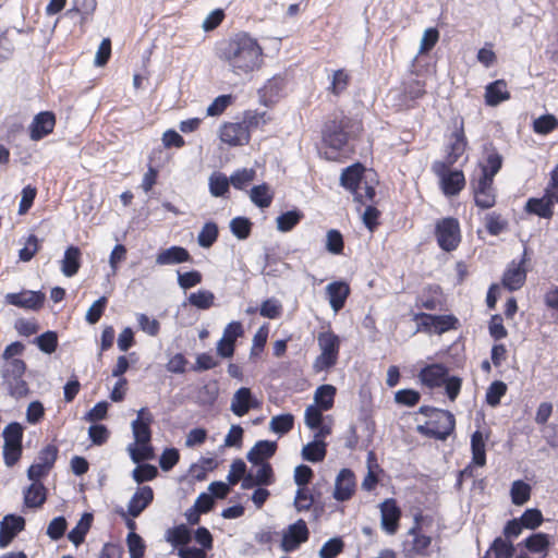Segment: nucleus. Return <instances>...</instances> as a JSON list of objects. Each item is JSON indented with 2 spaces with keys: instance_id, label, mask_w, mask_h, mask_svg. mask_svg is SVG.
I'll return each mask as SVG.
<instances>
[{
  "instance_id": "obj_1",
  "label": "nucleus",
  "mask_w": 558,
  "mask_h": 558,
  "mask_svg": "<svg viewBox=\"0 0 558 558\" xmlns=\"http://www.w3.org/2000/svg\"><path fill=\"white\" fill-rule=\"evenodd\" d=\"M420 412L428 417L425 425L417 427L421 434L445 440L453 432L456 421L451 412L432 407H421Z\"/></svg>"
},
{
  "instance_id": "obj_2",
  "label": "nucleus",
  "mask_w": 558,
  "mask_h": 558,
  "mask_svg": "<svg viewBox=\"0 0 558 558\" xmlns=\"http://www.w3.org/2000/svg\"><path fill=\"white\" fill-rule=\"evenodd\" d=\"M3 462L8 468L19 463L23 454L24 427L19 422L9 423L3 432Z\"/></svg>"
},
{
  "instance_id": "obj_3",
  "label": "nucleus",
  "mask_w": 558,
  "mask_h": 558,
  "mask_svg": "<svg viewBox=\"0 0 558 558\" xmlns=\"http://www.w3.org/2000/svg\"><path fill=\"white\" fill-rule=\"evenodd\" d=\"M26 363L23 360H11L7 362L2 369L3 384L8 392L15 399H22L28 396V384L24 379Z\"/></svg>"
},
{
  "instance_id": "obj_4",
  "label": "nucleus",
  "mask_w": 558,
  "mask_h": 558,
  "mask_svg": "<svg viewBox=\"0 0 558 558\" xmlns=\"http://www.w3.org/2000/svg\"><path fill=\"white\" fill-rule=\"evenodd\" d=\"M320 354L315 359L313 368L319 373L336 365L340 349V339L332 331L320 332L317 337Z\"/></svg>"
},
{
  "instance_id": "obj_5",
  "label": "nucleus",
  "mask_w": 558,
  "mask_h": 558,
  "mask_svg": "<svg viewBox=\"0 0 558 558\" xmlns=\"http://www.w3.org/2000/svg\"><path fill=\"white\" fill-rule=\"evenodd\" d=\"M435 236L441 250L446 252L456 250L461 241L459 221L452 217L438 220L435 225Z\"/></svg>"
},
{
  "instance_id": "obj_6",
  "label": "nucleus",
  "mask_w": 558,
  "mask_h": 558,
  "mask_svg": "<svg viewBox=\"0 0 558 558\" xmlns=\"http://www.w3.org/2000/svg\"><path fill=\"white\" fill-rule=\"evenodd\" d=\"M449 166L442 161H435L432 169L440 179L444 194L446 196H454L464 187L465 179L462 171H449Z\"/></svg>"
},
{
  "instance_id": "obj_7",
  "label": "nucleus",
  "mask_w": 558,
  "mask_h": 558,
  "mask_svg": "<svg viewBox=\"0 0 558 558\" xmlns=\"http://www.w3.org/2000/svg\"><path fill=\"white\" fill-rule=\"evenodd\" d=\"M5 303L24 310L39 311L43 308L46 295L41 291L23 290L16 293H8Z\"/></svg>"
},
{
  "instance_id": "obj_8",
  "label": "nucleus",
  "mask_w": 558,
  "mask_h": 558,
  "mask_svg": "<svg viewBox=\"0 0 558 558\" xmlns=\"http://www.w3.org/2000/svg\"><path fill=\"white\" fill-rule=\"evenodd\" d=\"M558 203V192L547 186L542 197L529 198L525 204V210L541 218H550L554 215L553 206Z\"/></svg>"
},
{
  "instance_id": "obj_9",
  "label": "nucleus",
  "mask_w": 558,
  "mask_h": 558,
  "mask_svg": "<svg viewBox=\"0 0 558 558\" xmlns=\"http://www.w3.org/2000/svg\"><path fill=\"white\" fill-rule=\"evenodd\" d=\"M57 124L56 114L52 111H40L28 126L29 137L34 142L41 141L50 135Z\"/></svg>"
},
{
  "instance_id": "obj_10",
  "label": "nucleus",
  "mask_w": 558,
  "mask_h": 558,
  "mask_svg": "<svg viewBox=\"0 0 558 558\" xmlns=\"http://www.w3.org/2000/svg\"><path fill=\"white\" fill-rule=\"evenodd\" d=\"M308 529L304 520L300 519L289 525L281 539V548L286 553H291L308 539Z\"/></svg>"
},
{
  "instance_id": "obj_11",
  "label": "nucleus",
  "mask_w": 558,
  "mask_h": 558,
  "mask_svg": "<svg viewBox=\"0 0 558 558\" xmlns=\"http://www.w3.org/2000/svg\"><path fill=\"white\" fill-rule=\"evenodd\" d=\"M526 251H524L522 259L520 262L512 260L502 276V284L509 291L519 290L526 280Z\"/></svg>"
},
{
  "instance_id": "obj_12",
  "label": "nucleus",
  "mask_w": 558,
  "mask_h": 558,
  "mask_svg": "<svg viewBox=\"0 0 558 558\" xmlns=\"http://www.w3.org/2000/svg\"><path fill=\"white\" fill-rule=\"evenodd\" d=\"M24 529L25 519L23 517L7 514L0 523V548L8 547Z\"/></svg>"
},
{
  "instance_id": "obj_13",
  "label": "nucleus",
  "mask_w": 558,
  "mask_h": 558,
  "mask_svg": "<svg viewBox=\"0 0 558 558\" xmlns=\"http://www.w3.org/2000/svg\"><path fill=\"white\" fill-rule=\"evenodd\" d=\"M380 524L385 532L392 535L397 532L401 510L392 498H388L380 504Z\"/></svg>"
},
{
  "instance_id": "obj_14",
  "label": "nucleus",
  "mask_w": 558,
  "mask_h": 558,
  "mask_svg": "<svg viewBox=\"0 0 558 558\" xmlns=\"http://www.w3.org/2000/svg\"><path fill=\"white\" fill-rule=\"evenodd\" d=\"M275 483V474L270 463L252 464L246 472V490L255 486H269Z\"/></svg>"
},
{
  "instance_id": "obj_15",
  "label": "nucleus",
  "mask_w": 558,
  "mask_h": 558,
  "mask_svg": "<svg viewBox=\"0 0 558 558\" xmlns=\"http://www.w3.org/2000/svg\"><path fill=\"white\" fill-rule=\"evenodd\" d=\"M154 416L147 408H142L137 412V417L132 422V430L136 444H146L151 440L150 425Z\"/></svg>"
},
{
  "instance_id": "obj_16",
  "label": "nucleus",
  "mask_w": 558,
  "mask_h": 558,
  "mask_svg": "<svg viewBox=\"0 0 558 558\" xmlns=\"http://www.w3.org/2000/svg\"><path fill=\"white\" fill-rule=\"evenodd\" d=\"M344 128L345 125L342 121L332 120L326 123L323 131L324 143L332 149H342L348 142V135Z\"/></svg>"
},
{
  "instance_id": "obj_17",
  "label": "nucleus",
  "mask_w": 558,
  "mask_h": 558,
  "mask_svg": "<svg viewBox=\"0 0 558 558\" xmlns=\"http://www.w3.org/2000/svg\"><path fill=\"white\" fill-rule=\"evenodd\" d=\"M355 487L354 473L350 469H342L336 477L333 498L338 501L349 500L353 496Z\"/></svg>"
},
{
  "instance_id": "obj_18",
  "label": "nucleus",
  "mask_w": 558,
  "mask_h": 558,
  "mask_svg": "<svg viewBox=\"0 0 558 558\" xmlns=\"http://www.w3.org/2000/svg\"><path fill=\"white\" fill-rule=\"evenodd\" d=\"M472 463L468 465L460 475L472 476L473 465L484 466L486 464L485 440L482 432L475 430L471 436Z\"/></svg>"
},
{
  "instance_id": "obj_19",
  "label": "nucleus",
  "mask_w": 558,
  "mask_h": 558,
  "mask_svg": "<svg viewBox=\"0 0 558 558\" xmlns=\"http://www.w3.org/2000/svg\"><path fill=\"white\" fill-rule=\"evenodd\" d=\"M493 184L494 180L490 178L480 177L474 185V198L478 207L487 209L495 205L496 196Z\"/></svg>"
},
{
  "instance_id": "obj_20",
  "label": "nucleus",
  "mask_w": 558,
  "mask_h": 558,
  "mask_svg": "<svg viewBox=\"0 0 558 558\" xmlns=\"http://www.w3.org/2000/svg\"><path fill=\"white\" fill-rule=\"evenodd\" d=\"M244 51V37L236 36L223 43L220 49V58L234 69H241L240 59Z\"/></svg>"
},
{
  "instance_id": "obj_21",
  "label": "nucleus",
  "mask_w": 558,
  "mask_h": 558,
  "mask_svg": "<svg viewBox=\"0 0 558 558\" xmlns=\"http://www.w3.org/2000/svg\"><path fill=\"white\" fill-rule=\"evenodd\" d=\"M284 86V81L281 76H274L258 89V99L265 107H270L276 104L280 97Z\"/></svg>"
},
{
  "instance_id": "obj_22",
  "label": "nucleus",
  "mask_w": 558,
  "mask_h": 558,
  "mask_svg": "<svg viewBox=\"0 0 558 558\" xmlns=\"http://www.w3.org/2000/svg\"><path fill=\"white\" fill-rule=\"evenodd\" d=\"M154 500V490L150 486L138 487L131 497L128 512L132 518H137Z\"/></svg>"
},
{
  "instance_id": "obj_23",
  "label": "nucleus",
  "mask_w": 558,
  "mask_h": 558,
  "mask_svg": "<svg viewBox=\"0 0 558 558\" xmlns=\"http://www.w3.org/2000/svg\"><path fill=\"white\" fill-rule=\"evenodd\" d=\"M468 142L463 131V123L450 136L449 144L447 146V165H453L464 154Z\"/></svg>"
},
{
  "instance_id": "obj_24",
  "label": "nucleus",
  "mask_w": 558,
  "mask_h": 558,
  "mask_svg": "<svg viewBox=\"0 0 558 558\" xmlns=\"http://www.w3.org/2000/svg\"><path fill=\"white\" fill-rule=\"evenodd\" d=\"M47 488L43 483H32L23 490V504L27 509H39L47 500Z\"/></svg>"
},
{
  "instance_id": "obj_25",
  "label": "nucleus",
  "mask_w": 558,
  "mask_h": 558,
  "mask_svg": "<svg viewBox=\"0 0 558 558\" xmlns=\"http://www.w3.org/2000/svg\"><path fill=\"white\" fill-rule=\"evenodd\" d=\"M329 304L335 313H338L350 294V287L343 281H333L326 287Z\"/></svg>"
},
{
  "instance_id": "obj_26",
  "label": "nucleus",
  "mask_w": 558,
  "mask_h": 558,
  "mask_svg": "<svg viewBox=\"0 0 558 558\" xmlns=\"http://www.w3.org/2000/svg\"><path fill=\"white\" fill-rule=\"evenodd\" d=\"M277 442L270 440L257 441L246 453V459L252 463H269L268 460L276 453Z\"/></svg>"
},
{
  "instance_id": "obj_27",
  "label": "nucleus",
  "mask_w": 558,
  "mask_h": 558,
  "mask_svg": "<svg viewBox=\"0 0 558 558\" xmlns=\"http://www.w3.org/2000/svg\"><path fill=\"white\" fill-rule=\"evenodd\" d=\"M447 376L448 369L440 364L428 365L418 374L421 381L429 388L442 386Z\"/></svg>"
},
{
  "instance_id": "obj_28",
  "label": "nucleus",
  "mask_w": 558,
  "mask_h": 558,
  "mask_svg": "<svg viewBox=\"0 0 558 558\" xmlns=\"http://www.w3.org/2000/svg\"><path fill=\"white\" fill-rule=\"evenodd\" d=\"M364 167L361 163H354L345 168L340 175V183L352 194L365 182L363 180Z\"/></svg>"
},
{
  "instance_id": "obj_29",
  "label": "nucleus",
  "mask_w": 558,
  "mask_h": 558,
  "mask_svg": "<svg viewBox=\"0 0 558 558\" xmlns=\"http://www.w3.org/2000/svg\"><path fill=\"white\" fill-rule=\"evenodd\" d=\"M424 86V83L421 81L411 80L402 84L401 90H392L390 94L393 95L400 93L402 99L400 100L399 105L402 107H410L411 102L421 98L425 94Z\"/></svg>"
},
{
  "instance_id": "obj_30",
  "label": "nucleus",
  "mask_w": 558,
  "mask_h": 558,
  "mask_svg": "<svg viewBox=\"0 0 558 558\" xmlns=\"http://www.w3.org/2000/svg\"><path fill=\"white\" fill-rule=\"evenodd\" d=\"M191 260L189 251L182 246H171L169 248L160 251L156 256V263L158 265H175L187 263Z\"/></svg>"
},
{
  "instance_id": "obj_31",
  "label": "nucleus",
  "mask_w": 558,
  "mask_h": 558,
  "mask_svg": "<svg viewBox=\"0 0 558 558\" xmlns=\"http://www.w3.org/2000/svg\"><path fill=\"white\" fill-rule=\"evenodd\" d=\"M219 137L229 146H239L244 137V126L240 122H226L220 128Z\"/></svg>"
},
{
  "instance_id": "obj_32",
  "label": "nucleus",
  "mask_w": 558,
  "mask_h": 558,
  "mask_svg": "<svg viewBox=\"0 0 558 558\" xmlns=\"http://www.w3.org/2000/svg\"><path fill=\"white\" fill-rule=\"evenodd\" d=\"M509 98L510 94L504 80H497L486 86L485 101L488 106H497Z\"/></svg>"
},
{
  "instance_id": "obj_33",
  "label": "nucleus",
  "mask_w": 558,
  "mask_h": 558,
  "mask_svg": "<svg viewBox=\"0 0 558 558\" xmlns=\"http://www.w3.org/2000/svg\"><path fill=\"white\" fill-rule=\"evenodd\" d=\"M81 250L77 246L70 245L61 262V270L65 277L75 276L81 267Z\"/></svg>"
},
{
  "instance_id": "obj_34",
  "label": "nucleus",
  "mask_w": 558,
  "mask_h": 558,
  "mask_svg": "<svg viewBox=\"0 0 558 558\" xmlns=\"http://www.w3.org/2000/svg\"><path fill=\"white\" fill-rule=\"evenodd\" d=\"M263 48L254 38L246 36V71H254L264 64Z\"/></svg>"
},
{
  "instance_id": "obj_35",
  "label": "nucleus",
  "mask_w": 558,
  "mask_h": 558,
  "mask_svg": "<svg viewBox=\"0 0 558 558\" xmlns=\"http://www.w3.org/2000/svg\"><path fill=\"white\" fill-rule=\"evenodd\" d=\"M501 166L502 156L495 148L486 149V157L484 163L482 165L481 177L490 178L494 180V177L498 173Z\"/></svg>"
},
{
  "instance_id": "obj_36",
  "label": "nucleus",
  "mask_w": 558,
  "mask_h": 558,
  "mask_svg": "<svg viewBox=\"0 0 558 558\" xmlns=\"http://www.w3.org/2000/svg\"><path fill=\"white\" fill-rule=\"evenodd\" d=\"M550 536L546 533H535L523 541L525 548L532 554H542L544 557L547 555Z\"/></svg>"
},
{
  "instance_id": "obj_37",
  "label": "nucleus",
  "mask_w": 558,
  "mask_h": 558,
  "mask_svg": "<svg viewBox=\"0 0 558 558\" xmlns=\"http://www.w3.org/2000/svg\"><path fill=\"white\" fill-rule=\"evenodd\" d=\"M268 335H269L268 324H264L263 326H260L258 328V330L256 331V333L254 335L253 340H252V347H251V351H250V360L251 361L256 362L262 359L264 348L267 343Z\"/></svg>"
},
{
  "instance_id": "obj_38",
  "label": "nucleus",
  "mask_w": 558,
  "mask_h": 558,
  "mask_svg": "<svg viewBox=\"0 0 558 558\" xmlns=\"http://www.w3.org/2000/svg\"><path fill=\"white\" fill-rule=\"evenodd\" d=\"M93 523V514L84 513L77 524L68 534L69 539L78 546L85 541V536L88 533Z\"/></svg>"
},
{
  "instance_id": "obj_39",
  "label": "nucleus",
  "mask_w": 558,
  "mask_h": 558,
  "mask_svg": "<svg viewBox=\"0 0 558 558\" xmlns=\"http://www.w3.org/2000/svg\"><path fill=\"white\" fill-rule=\"evenodd\" d=\"M327 453L326 444L324 440L314 439L305 445L302 449V457L304 460L316 463L325 459Z\"/></svg>"
},
{
  "instance_id": "obj_40",
  "label": "nucleus",
  "mask_w": 558,
  "mask_h": 558,
  "mask_svg": "<svg viewBox=\"0 0 558 558\" xmlns=\"http://www.w3.org/2000/svg\"><path fill=\"white\" fill-rule=\"evenodd\" d=\"M513 554V545L501 537H497L483 558H512Z\"/></svg>"
},
{
  "instance_id": "obj_41",
  "label": "nucleus",
  "mask_w": 558,
  "mask_h": 558,
  "mask_svg": "<svg viewBox=\"0 0 558 558\" xmlns=\"http://www.w3.org/2000/svg\"><path fill=\"white\" fill-rule=\"evenodd\" d=\"M166 541L174 547H184L191 542V532L185 524L177 525L167 531Z\"/></svg>"
},
{
  "instance_id": "obj_42",
  "label": "nucleus",
  "mask_w": 558,
  "mask_h": 558,
  "mask_svg": "<svg viewBox=\"0 0 558 558\" xmlns=\"http://www.w3.org/2000/svg\"><path fill=\"white\" fill-rule=\"evenodd\" d=\"M336 395V388L331 385L319 386L314 395L315 403L317 408L323 411H327L332 408L333 399Z\"/></svg>"
},
{
  "instance_id": "obj_43",
  "label": "nucleus",
  "mask_w": 558,
  "mask_h": 558,
  "mask_svg": "<svg viewBox=\"0 0 558 558\" xmlns=\"http://www.w3.org/2000/svg\"><path fill=\"white\" fill-rule=\"evenodd\" d=\"M274 194L267 184L255 185L250 191L251 201L259 208L270 206Z\"/></svg>"
},
{
  "instance_id": "obj_44",
  "label": "nucleus",
  "mask_w": 558,
  "mask_h": 558,
  "mask_svg": "<svg viewBox=\"0 0 558 558\" xmlns=\"http://www.w3.org/2000/svg\"><path fill=\"white\" fill-rule=\"evenodd\" d=\"M412 536L411 548L409 549L415 555L426 556L427 549L432 544V538L425 534H422L416 527L409 531Z\"/></svg>"
},
{
  "instance_id": "obj_45",
  "label": "nucleus",
  "mask_w": 558,
  "mask_h": 558,
  "mask_svg": "<svg viewBox=\"0 0 558 558\" xmlns=\"http://www.w3.org/2000/svg\"><path fill=\"white\" fill-rule=\"evenodd\" d=\"M40 248V240L35 234H29L24 242V246L19 251L20 260L24 263L32 260Z\"/></svg>"
},
{
  "instance_id": "obj_46",
  "label": "nucleus",
  "mask_w": 558,
  "mask_h": 558,
  "mask_svg": "<svg viewBox=\"0 0 558 558\" xmlns=\"http://www.w3.org/2000/svg\"><path fill=\"white\" fill-rule=\"evenodd\" d=\"M189 303L198 310H208L214 305L215 295L209 290H198L189 296Z\"/></svg>"
},
{
  "instance_id": "obj_47",
  "label": "nucleus",
  "mask_w": 558,
  "mask_h": 558,
  "mask_svg": "<svg viewBox=\"0 0 558 558\" xmlns=\"http://www.w3.org/2000/svg\"><path fill=\"white\" fill-rule=\"evenodd\" d=\"M293 425L294 416L290 413H286L274 416L269 423V428L276 434L283 435L290 432Z\"/></svg>"
},
{
  "instance_id": "obj_48",
  "label": "nucleus",
  "mask_w": 558,
  "mask_h": 558,
  "mask_svg": "<svg viewBox=\"0 0 558 558\" xmlns=\"http://www.w3.org/2000/svg\"><path fill=\"white\" fill-rule=\"evenodd\" d=\"M425 319L427 320L425 324L433 327L438 333H442L453 328L454 323L457 322V319L450 315H425Z\"/></svg>"
},
{
  "instance_id": "obj_49",
  "label": "nucleus",
  "mask_w": 558,
  "mask_h": 558,
  "mask_svg": "<svg viewBox=\"0 0 558 558\" xmlns=\"http://www.w3.org/2000/svg\"><path fill=\"white\" fill-rule=\"evenodd\" d=\"M510 495L514 505L522 506L531 497V487L523 481H514L511 486Z\"/></svg>"
},
{
  "instance_id": "obj_50",
  "label": "nucleus",
  "mask_w": 558,
  "mask_h": 558,
  "mask_svg": "<svg viewBox=\"0 0 558 558\" xmlns=\"http://www.w3.org/2000/svg\"><path fill=\"white\" fill-rule=\"evenodd\" d=\"M558 128V119L554 114H543L534 120L533 130L537 134L546 135Z\"/></svg>"
},
{
  "instance_id": "obj_51",
  "label": "nucleus",
  "mask_w": 558,
  "mask_h": 558,
  "mask_svg": "<svg viewBox=\"0 0 558 558\" xmlns=\"http://www.w3.org/2000/svg\"><path fill=\"white\" fill-rule=\"evenodd\" d=\"M303 217L299 210H290L277 217V229L281 232L292 230Z\"/></svg>"
},
{
  "instance_id": "obj_52",
  "label": "nucleus",
  "mask_w": 558,
  "mask_h": 558,
  "mask_svg": "<svg viewBox=\"0 0 558 558\" xmlns=\"http://www.w3.org/2000/svg\"><path fill=\"white\" fill-rule=\"evenodd\" d=\"M507 392V385L501 380H495L489 385L486 391V402L495 408L500 403L501 398Z\"/></svg>"
},
{
  "instance_id": "obj_53",
  "label": "nucleus",
  "mask_w": 558,
  "mask_h": 558,
  "mask_svg": "<svg viewBox=\"0 0 558 558\" xmlns=\"http://www.w3.org/2000/svg\"><path fill=\"white\" fill-rule=\"evenodd\" d=\"M230 186L229 179L222 173H213L209 178V191L216 197L223 196Z\"/></svg>"
},
{
  "instance_id": "obj_54",
  "label": "nucleus",
  "mask_w": 558,
  "mask_h": 558,
  "mask_svg": "<svg viewBox=\"0 0 558 558\" xmlns=\"http://www.w3.org/2000/svg\"><path fill=\"white\" fill-rule=\"evenodd\" d=\"M218 238V227L214 222H207L198 233L197 241L202 247H210Z\"/></svg>"
},
{
  "instance_id": "obj_55",
  "label": "nucleus",
  "mask_w": 558,
  "mask_h": 558,
  "mask_svg": "<svg viewBox=\"0 0 558 558\" xmlns=\"http://www.w3.org/2000/svg\"><path fill=\"white\" fill-rule=\"evenodd\" d=\"M36 344L40 351L51 354L58 348V335L54 331H46L36 338Z\"/></svg>"
},
{
  "instance_id": "obj_56",
  "label": "nucleus",
  "mask_w": 558,
  "mask_h": 558,
  "mask_svg": "<svg viewBox=\"0 0 558 558\" xmlns=\"http://www.w3.org/2000/svg\"><path fill=\"white\" fill-rule=\"evenodd\" d=\"M126 545L131 558H143L146 546L143 538L135 532H130L126 536Z\"/></svg>"
},
{
  "instance_id": "obj_57",
  "label": "nucleus",
  "mask_w": 558,
  "mask_h": 558,
  "mask_svg": "<svg viewBox=\"0 0 558 558\" xmlns=\"http://www.w3.org/2000/svg\"><path fill=\"white\" fill-rule=\"evenodd\" d=\"M107 304L108 299L106 296H100L98 300H96L87 310L85 316L86 322L90 325H95L96 323H98L105 313Z\"/></svg>"
},
{
  "instance_id": "obj_58",
  "label": "nucleus",
  "mask_w": 558,
  "mask_h": 558,
  "mask_svg": "<svg viewBox=\"0 0 558 558\" xmlns=\"http://www.w3.org/2000/svg\"><path fill=\"white\" fill-rule=\"evenodd\" d=\"M130 456L135 463L151 460L154 458V448L150 442L136 444V447H129Z\"/></svg>"
},
{
  "instance_id": "obj_59",
  "label": "nucleus",
  "mask_w": 558,
  "mask_h": 558,
  "mask_svg": "<svg viewBox=\"0 0 558 558\" xmlns=\"http://www.w3.org/2000/svg\"><path fill=\"white\" fill-rule=\"evenodd\" d=\"M343 547L344 543L340 537L330 538L319 549V558H335L343 550Z\"/></svg>"
},
{
  "instance_id": "obj_60",
  "label": "nucleus",
  "mask_w": 558,
  "mask_h": 558,
  "mask_svg": "<svg viewBox=\"0 0 558 558\" xmlns=\"http://www.w3.org/2000/svg\"><path fill=\"white\" fill-rule=\"evenodd\" d=\"M157 475L158 470L151 464H140L132 472L134 481L138 484L153 481Z\"/></svg>"
},
{
  "instance_id": "obj_61",
  "label": "nucleus",
  "mask_w": 558,
  "mask_h": 558,
  "mask_svg": "<svg viewBox=\"0 0 558 558\" xmlns=\"http://www.w3.org/2000/svg\"><path fill=\"white\" fill-rule=\"evenodd\" d=\"M525 529L535 530L543 522V514L536 508L526 509L519 518Z\"/></svg>"
},
{
  "instance_id": "obj_62",
  "label": "nucleus",
  "mask_w": 558,
  "mask_h": 558,
  "mask_svg": "<svg viewBox=\"0 0 558 558\" xmlns=\"http://www.w3.org/2000/svg\"><path fill=\"white\" fill-rule=\"evenodd\" d=\"M231 95L218 96L207 108V116L217 117L225 112V110L232 104Z\"/></svg>"
},
{
  "instance_id": "obj_63",
  "label": "nucleus",
  "mask_w": 558,
  "mask_h": 558,
  "mask_svg": "<svg viewBox=\"0 0 558 558\" xmlns=\"http://www.w3.org/2000/svg\"><path fill=\"white\" fill-rule=\"evenodd\" d=\"M57 458L58 448L53 445H47L39 451L36 462L51 470L56 463Z\"/></svg>"
},
{
  "instance_id": "obj_64",
  "label": "nucleus",
  "mask_w": 558,
  "mask_h": 558,
  "mask_svg": "<svg viewBox=\"0 0 558 558\" xmlns=\"http://www.w3.org/2000/svg\"><path fill=\"white\" fill-rule=\"evenodd\" d=\"M66 520L64 517H57L52 519L47 527V535L53 539H60L66 531Z\"/></svg>"
}]
</instances>
